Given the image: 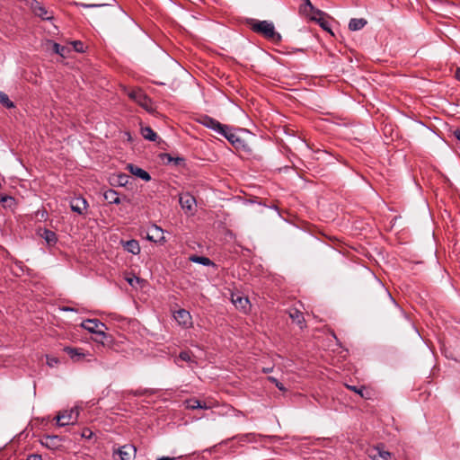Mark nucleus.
<instances>
[{"label": "nucleus", "mask_w": 460, "mask_h": 460, "mask_svg": "<svg viewBox=\"0 0 460 460\" xmlns=\"http://www.w3.org/2000/svg\"><path fill=\"white\" fill-rule=\"evenodd\" d=\"M367 23L364 18H353L349 22V29L350 31L361 30Z\"/></svg>", "instance_id": "5701e85b"}, {"label": "nucleus", "mask_w": 460, "mask_h": 460, "mask_svg": "<svg viewBox=\"0 0 460 460\" xmlns=\"http://www.w3.org/2000/svg\"><path fill=\"white\" fill-rule=\"evenodd\" d=\"M58 363V359L56 358H48V365L49 367H54L55 365H57Z\"/></svg>", "instance_id": "ea45409f"}, {"label": "nucleus", "mask_w": 460, "mask_h": 460, "mask_svg": "<svg viewBox=\"0 0 460 460\" xmlns=\"http://www.w3.org/2000/svg\"><path fill=\"white\" fill-rule=\"evenodd\" d=\"M141 134L145 139L149 141H155L157 134L150 127L141 128Z\"/></svg>", "instance_id": "a878e982"}, {"label": "nucleus", "mask_w": 460, "mask_h": 460, "mask_svg": "<svg viewBox=\"0 0 460 460\" xmlns=\"http://www.w3.org/2000/svg\"><path fill=\"white\" fill-rule=\"evenodd\" d=\"M65 50H66L65 47L60 46L58 43H54L53 44V51L55 53L59 54L60 56L64 57L65 56Z\"/></svg>", "instance_id": "c756f323"}, {"label": "nucleus", "mask_w": 460, "mask_h": 460, "mask_svg": "<svg viewBox=\"0 0 460 460\" xmlns=\"http://www.w3.org/2000/svg\"><path fill=\"white\" fill-rule=\"evenodd\" d=\"M140 279L138 277H133V278H128L127 279V281L128 282V284L132 287L135 286V283H139L140 282Z\"/></svg>", "instance_id": "c9c22d12"}, {"label": "nucleus", "mask_w": 460, "mask_h": 460, "mask_svg": "<svg viewBox=\"0 0 460 460\" xmlns=\"http://www.w3.org/2000/svg\"><path fill=\"white\" fill-rule=\"evenodd\" d=\"M127 168L133 175H136L146 181H148L151 180L150 174L146 171L143 170L140 167H137L134 164H128Z\"/></svg>", "instance_id": "dca6fc26"}, {"label": "nucleus", "mask_w": 460, "mask_h": 460, "mask_svg": "<svg viewBox=\"0 0 460 460\" xmlns=\"http://www.w3.org/2000/svg\"><path fill=\"white\" fill-rule=\"evenodd\" d=\"M104 199L110 204H119L121 202L120 198L116 190L110 189L104 192Z\"/></svg>", "instance_id": "4be33fe9"}, {"label": "nucleus", "mask_w": 460, "mask_h": 460, "mask_svg": "<svg viewBox=\"0 0 460 460\" xmlns=\"http://www.w3.org/2000/svg\"><path fill=\"white\" fill-rule=\"evenodd\" d=\"M79 415V411L77 408H72L70 410L60 411L57 417V424L59 427H64L66 425H74L76 423Z\"/></svg>", "instance_id": "20e7f679"}, {"label": "nucleus", "mask_w": 460, "mask_h": 460, "mask_svg": "<svg viewBox=\"0 0 460 460\" xmlns=\"http://www.w3.org/2000/svg\"><path fill=\"white\" fill-rule=\"evenodd\" d=\"M163 230L162 228L158 227L157 226H154L150 229V233L147 234V239L157 243L158 241L164 240V237L163 236Z\"/></svg>", "instance_id": "aec40b11"}, {"label": "nucleus", "mask_w": 460, "mask_h": 460, "mask_svg": "<svg viewBox=\"0 0 460 460\" xmlns=\"http://www.w3.org/2000/svg\"><path fill=\"white\" fill-rule=\"evenodd\" d=\"M454 136L458 141H460V128H457L454 131Z\"/></svg>", "instance_id": "37998d69"}, {"label": "nucleus", "mask_w": 460, "mask_h": 460, "mask_svg": "<svg viewBox=\"0 0 460 460\" xmlns=\"http://www.w3.org/2000/svg\"><path fill=\"white\" fill-rule=\"evenodd\" d=\"M232 302L236 308L241 309L243 312H246L249 309V299L239 294H232Z\"/></svg>", "instance_id": "ddd939ff"}, {"label": "nucleus", "mask_w": 460, "mask_h": 460, "mask_svg": "<svg viewBox=\"0 0 460 460\" xmlns=\"http://www.w3.org/2000/svg\"><path fill=\"white\" fill-rule=\"evenodd\" d=\"M272 368H263L264 373H269L271 371Z\"/></svg>", "instance_id": "de8ad7c7"}, {"label": "nucleus", "mask_w": 460, "mask_h": 460, "mask_svg": "<svg viewBox=\"0 0 460 460\" xmlns=\"http://www.w3.org/2000/svg\"><path fill=\"white\" fill-rule=\"evenodd\" d=\"M121 243H122L124 250H126L127 252H128L134 255H137L140 252L139 243L135 239H131V240L125 241V242L121 241Z\"/></svg>", "instance_id": "a211bd4d"}, {"label": "nucleus", "mask_w": 460, "mask_h": 460, "mask_svg": "<svg viewBox=\"0 0 460 460\" xmlns=\"http://www.w3.org/2000/svg\"><path fill=\"white\" fill-rule=\"evenodd\" d=\"M128 97L138 103L141 107H143L147 111H152V102L151 99L148 98L145 93L141 89L132 90L128 93Z\"/></svg>", "instance_id": "423d86ee"}, {"label": "nucleus", "mask_w": 460, "mask_h": 460, "mask_svg": "<svg viewBox=\"0 0 460 460\" xmlns=\"http://www.w3.org/2000/svg\"><path fill=\"white\" fill-rule=\"evenodd\" d=\"M198 122L220 135L226 134V130L227 129V125L220 123L218 120L209 117L208 115H201L198 119Z\"/></svg>", "instance_id": "39448f33"}, {"label": "nucleus", "mask_w": 460, "mask_h": 460, "mask_svg": "<svg viewBox=\"0 0 460 460\" xmlns=\"http://www.w3.org/2000/svg\"><path fill=\"white\" fill-rule=\"evenodd\" d=\"M88 207L87 201L82 197H76L71 199L70 208L73 212L83 215Z\"/></svg>", "instance_id": "1a4fd4ad"}, {"label": "nucleus", "mask_w": 460, "mask_h": 460, "mask_svg": "<svg viewBox=\"0 0 460 460\" xmlns=\"http://www.w3.org/2000/svg\"><path fill=\"white\" fill-rule=\"evenodd\" d=\"M221 136L225 137L235 149L242 150L247 154H250L252 152V148L245 142V140L242 139L235 133L232 132V129L230 127L227 126L226 134H222Z\"/></svg>", "instance_id": "7ed1b4c3"}, {"label": "nucleus", "mask_w": 460, "mask_h": 460, "mask_svg": "<svg viewBox=\"0 0 460 460\" xmlns=\"http://www.w3.org/2000/svg\"><path fill=\"white\" fill-rule=\"evenodd\" d=\"M75 50L76 52H84V44L80 40H75L73 42Z\"/></svg>", "instance_id": "72a5a7b5"}, {"label": "nucleus", "mask_w": 460, "mask_h": 460, "mask_svg": "<svg viewBox=\"0 0 460 460\" xmlns=\"http://www.w3.org/2000/svg\"><path fill=\"white\" fill-rule=\"evenodd\" d=\"M370 456L373 460H390L391 454L380 447H376L371 451Z\"/></svg>", "instance_id": "6ab92c4d"}, {"label": "nucleus", "mask_w": 460, "mask_h": 460, "mask_svg": "<svg viewBox=\"0 0 460 460\" xmlns=\"http://www.w3.org/2000/svg\"><path fill=\"white\" fill-rule=\"evenodd\" d=\"M137 449L133 445L127 444L118 449L120 460H134Z\"/></svg>", "instance_id": "9d476101"}, {"label": "nucleus", "mask_w": 460, "mask_h": 460, "mask_svg": "<svg viewBox=\"0 0 460 460\" xmlns=\"http://www.w3.org/2000/svg\"><path fill=\"white\" fill-rule=\"evenodd\" d=\"M31 8L35 15L40 17L43 20H50L53 17L52 14L38 2H35Z\"/></svg>", "instance_id": "2eb2a0df"}, {"label": "nucleus", "mask_w": 460, "mask_h": 460, "mask_svg": "<svg viewBox=\"0 0 460 460\" xmlns=\"http://www.w3.org/2000/svg\"><path fill=\"white\" fill-rule=\"evenodd\" d=\"M26 460H42L41 456L31 454L27 456Z\"/></svg>", "instance_id": "4c0bfd02"}, {"label": "nucleus", "mask_w": 460, "mask_h": 460, "mask_svg": "<svg viewBox=\"0 0 460 460\" xmlns=\"http://www.w3.org/2000/svg\"><path fill=\"white\" fill-rule=\"evenodd\" d=\"M130 180H132V178L129 175L126 173H119L117 175H113L111 178V184L113 186L124 187L127 184H128Z\"/></svg>", "instance_id": "f3484780"}, {"label": "nucleus", "mask_w": 460, "mask_h": 460, "mask_svg": "<svg viewBox=\"0 0 460 460\" xmlns=\"http://www.w3.org/2000/svg\"><path fill=\"white\" fill-rule=\"evenodd\" d=\"M190 260L193 262L204 265V266H216V264L208 257L192 255Z\"/></svg>", "instance_id": "393cba45"}, {"label": "nucleus", "mask_w": 460, "mask_h": 460, "mask_svg": "<svg viewBox=\"0 0 460 460\" xmlns=\"http://www.w3.org/2000/svg\"><path fill=\"white\" fill-rule=\"evenodd\" d=\"M80 5L82 7H84V8H92V7H102V6H105L106 4H80Z\"/></svg>", "instance_id": "58836bf2"}, {"label": "nucleus", "mask_w": 460, "mask_h": 460, "mask_svg": "<svg viewBox=\"0 0 460 460\" xmlns=\"http://www.w3.org/2000/svg\"><path fill=\"white\" fill-rule=\"evenodd\" d=\"M310 20L317 22L323 30L332 33L330 28V24L324 17L310 16Z\"/></svg>", "instance_id": "bb28decb"}, {"label": "nucleus", "mask_w": 460, "mask_h": 460, "mask_svg": "<svg viewBox=\"0 0 460 460\" xmlns=\"http://www.w3.org/2000/svg\"><path fill=\"white\" fill-rule=\"evenodd\" d=\"M40 236L46 241V243L53 246L58 242V237L55 232L49 230V229H43L42 233L40 234Z\"/></svg>", "instance_id": "412c9836"}, {"label": "nucleus", "mask_w": 460, "mask_h": 460, "mask_svg": "<svg viewBox=\"0 0 460 460\" xmlns=\"http://www.w3.org/2000/svg\"><path fill=\"white\" fill-rule=\"evenodd\" d=\"M64 352H66L70 358L75 362H81L84 359V358L90 353H86L83 349L80 348H73V347H65L63 349Z\"/></svg>", "instance_id": "6e6552de"}, {"label": "nucleus", "mask_w": 460, "mask_h": 460, "mask_svg": "<svg viewBox=\"0 0 460 460\" xmlns=\"http://www.w3.org/2000/svg\"><path fill=\"white\" fill-rule=\"evenodd\" d=\"M82 327L88 332L96 334V341L102 344L108 338V335L104 332L107 329L106 325L98 319H87L82 323Z\"/></svg>", "instance_id": "f03ea898"}, {"label": "nucleus", "mask_w": 460, "mask_h": 460, "mask_svg": "<svg viewBox=\"0 0 460 460\" xmlns=\"http://www.w3.org/2000/svg\"><path fill=\"white\" fill-rule=\"evenodd\" d=\"M247 24L252 31L262 35L265 39L273 42H279L282 39L281 35L275 31L273 22L270 21L249 19L247 20Z\"/></svg>", "instance_id": "f257e3e1"}, {"label": "nucleus", "mask_w": 460, "mask_h": 460, "mask_svg": "<svg viewBox=\"0 0 460 460\" xmlns=\"http://www.w3.org/2000/svg\"><path fill=\"white\" fill-rule=\"evenodd\" d=\"M179 358H181V360L186 361V362L192 361L191 353L190 351H181L179 354Z\"/></svg>", "instance_id": "7c9ffc66"}, {"label": "nucleus", "mask_w": 460, "mask_h": 460, "mask_svg": "<svg viewBox=\"0 0 460 460\" xmlns=\"http://www.w3.org/2000/svg\"><path fill=\"white\" fill-rule=\"evenodd\" d=\"M456 78L460 81V67L456 71Z\"/></svg>", "instance_id": "a18cd8bd"}, {"label": "nucleus", "mask_w": 460, "mask_h": 460, "mask_svg": "<svg viewBox=\"0 0 460 460\" xmlns=\"http://www.w3.org/2000/svg\"><path fill=\"white\" fill-rule=\"evenodd\" d=\"M173 317L180 325H182L184 327H187L191 323V316L190 313L185 309H180L176 311L173 314Z\"/></svg>", "instance_id": "f8f14e48"}, {"label": "nucleus", "mask_w": 460, "mask_h": 460, "mask_svg": "<svg viewBox=\"0 0 460 460\" xmlns=\"http://www.w3.org/2000/svg\"><path fill=\"white\" fill-rule=\"evenodd\" d=\"M175 164L177 165H180L181 164H183L184 162V159L181 158V157H176V158H173V161H172Z\"/></svg>", "instance_id": "a19ab883"}, {"label": "nucleus", "mask_w": 460, "mask_h": 460, "mask_svg": "<svg viewBox=\"0 0 460 460\" xmlns=\"http://www.w3.org/2000/svg\"><path fill=\"white\" fill-rule=\"evenodd\" d=\"M0 201L8 207H11L14 203V199L10 196L2 197Z\"/></svg>", "instance_id": "473e14b6"}, {"label": "nucleus", "mask_w": 460, "mask_h": 460, "mask_svg": "<svg viewBox=\"0 0 460 460\" xmlns=\"http://www.w3.org/2000/svg\"><path fill=\"white\" fill-rule=\"evenodd\" d=\"M181 456H178V457H170V456H161V457H158L157 460H174L176 458H180Z\"/></svg>", "instance_id": "79ce46f5"}, {"label": "nucleus", "mask_w": 460, "mask_h": 460, "mask_svg": "<svg viewBox=\"0 0 460 460\" xmlns=\"http://www.w3.org/2000/svg\"><path fill=\"white\" fill-rule=\"evenodd\" d=\"M63 310L64 311H74V309L71 307H64Z\"/></svg>", "instance_id": "49530a36"}, {"label": "nucleus", "mask_w": 460, "mask_h": 460, "mask_svg": "<svg viewBox=\"0 0 460 460\" xmlns=\"http://www.w3.org/2000/svg\"><path fill=\"white\" fill-rule=\"evenodd\" d=\"M62 438L58 435H45L40 439L41 445L51 450L59 448L62 446Z\"/></svg>", "instance_id": "0eeeda50"}, {"label": "nucleus", "mask_w": 460, "mask_h": 460, "mask_svg": "<svg viewBox=\"0 0 460 460\" xmlns=\"http://www.w3.org/2000/svg\"><path fill=\"white\" fill-rule=\"evenodd\" d=\"M288 315L292 321L299 326L300 329L305 327V317L301 311L296 308H292L288 311Z\"/></svg>", "instance_id": "4468645a"}, {"label": "nucleus", "mask_w": 460, "mask_h": 460, "mask_svg": "<svg viewBox=\"0 0 460 460\" xmlns=\"http://www.w3.org/2000/svg\"><path fill=\"white\" fill-rule=\"evenodd\" d=\"M310 13H312L311 16H317V17H324L326 13L319 9H316L314 7V10H311Z\"/></svg>", "instance_id": "f704fd0d"}, {"label": "nucleus", "mask_w": 460, "mask_h": 460, "mask_svg": "<svg viewBox=\"0 0 460 460\" xmlns=\"http://www.w3.org/2000/svg\"><path fill=\"white\" fill-rule=\"evenodd\" d=\"M0 103L7 109L14 107L13 102L9 99L8 95L3 92H0Z\"/></svg>", "instance_id": "cd10ccee"}, {"label": "nucleus", "mask_w": 460, "mask_h": 460, "mask_svg": "<svg viewBox=\"0 0 460 460\" xmlns=\"http://www.w3.org/2000/svg\"><path fill=\"white\" fill-rule=\"evenodd\" d=\"M346 387L350 390V391H353L354 393L359 394L362 398H367L365 394H364V391H365V386H360V387H357L355 385H346Z\"/></svg>", "instance_id": "c85d7f7f"}, {"label": "nucleus", "mask_w": 460, "mask_h": 460, "mask_svg": "<svg viewBox=\"0 0 460 460\" xmlns=\"http://www.w3.org/2000/svg\"><path fill=\"white\" fill-rule=\"evenodd\" d=\"M92 436H93V432L89 429H84L82 432L83 438H92Z\"/></svg>", "instance_id": "e433bc0d"}, {"label": "nucleus", "mask_w": 460, "mask_h": 460, "mask_svg": "<svg viewBox=\"0 0 460 460\" xmlns=\"http://www.w3.org/2000/svg\"><path fill=\"white\" fill-rule=\"evenodd\" d=\"M185 403H186V408L191 409V410H195V409H208V406L205 402H202L199 400L195 399V398L187 400L185 402Z\"/></svg>", "instance_id": "b1692460"}, {"label": "nucleus", "mask_w": 460, "mask_h": 460, "mask_svg": "<svg viewBox=\"0 0 460 460\" xmlns=\"http://www.w3.org/2000/svg\"><path fill=\"white\" fill-rule=\"evenodd\" d=\"M164 156L167 158L168 162L173 161V157H172L169 154H164Z\"/></svg>", "instance_id": "c03bdc74"}, {"label": "nucleus", "mask_w": 460, "mask_h": 460, "mask_svg": "<svg viewBox=\"0 0 460 460\" xmlns=\"http://www.w3.org/2000/svg\"><path fill=\"white\" fill-rule=\"evenodd\" d=\"M179 202L183 210L190 212L193 210L196 200L190 193H184L180 196Z\"/></svg>", "instance_id": "9b49d317"}, {"label": "nucleus", "mask_w": 460, "mask_h": 460, "mask_svg": "<svg viewBox=\"0 0 460 460\" xmlns=\"http://www.w3.org/2000/svg\"><path fill=\"white\" fill-rule=\"evenodd\" d=\"M268 379L273 383L280 391H285L286 388L284 387L283 384L280 383L277 378L273 376H269Z\"/></svg>", "instance_id": "2f4dec72"}]
</instances>
